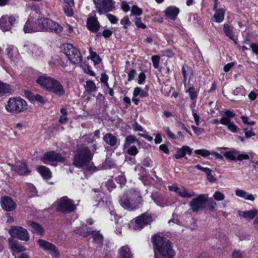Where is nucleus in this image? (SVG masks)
<instances>
[{
	"instance_id": "nucleus-48",
	"label": "nucleus",
	"mask_w": 258,
	"mask_h": 258,
	"mask_svg": "<svg viewBox=\"0 0 258 258\" xmlns=\"http://www.w3.org/2000/svg\"><path fill=\"white\" fill-rule=\"evenodd\" d=\"M232 258H246L244 252L239 250H235L232 254Z\"/></svg>"
},
{
	"instance_id": "nucleus-10",
	"label": "nucleus",
	"mask_w": 258,
	"mask_h": 258,
	"mask_svg": "<svg viewBox=\"0 0 258 258\" xmlns=\"http://www.w3.org/2000/svg\"><path fill=\"white\" fill-rule=\"evenodd\" d=\"M76 209V206L74 202L69 199L67 197H61L59 200L57 207V210L65 214H69L74 212Z\"/></svg>"
},
{
	"instance_id": "nucleus-44",
	"label": "nucleus",
	"mask_w": 258,
	"mask_h": 258,
	"mask_svg": "<svg viewBox=\"0 0 258 258\" xmlns=\"http://www.w3.org/2000/svg\"><path fill=\"white\" fill-rule=\"evenodd\" d=\"M7 54L9 57L13 59L15 58L18 54L17 49L13 46H9L6 49Z\"/></svg>"
},
{
	"instance_id": "nucleus-63",
	"label": "nucleus",
	"mask_w": 258,
	"mask_h": 258,
	"mask_svg": "<svg viewBox=\"0 0 258 258\" xmlns=\"http://www.w3.org/2000/svg\"><path fill=\"white\" fill-rule=\"evenodd\" d=\"M237 155L236 160L242 161L243 160H247L249 158L248 155L243 153L240 154L238 151Z\"/></svg>"
},
{
	"instance_id": "nucleus-17",
	"label": "nucleus",
	"mask_w": 258,
	"mask_h": 258,
	"mask_svg": "<svg viewBox=\"0 0 258 258\" xmlns=\"http://www.w3.org/2000/svg\"><path fill=\"white\" fill-rule=\"evenodd\" d=\"M87 26L93 33L97 32L100 29V24L96 16H90L87 19Z\"/></svg>"
},
{
	"instance_id": "nucleus-50",
	"label": "nucleus",
	"mask_w": 258,
	"mask_h": 258,
	"mask_svg": "<svg viewBox=\"0 0 258 258\" xmlns=\"http://www.w3.org/2000/svg\"><path fill=\"white\" fill-rule=\"evenodd\" d=\"M127 153L129 155L135 156L138 154L139 151L137 147L132 146L127 149Z\"/></svg>"
},
{
	"instance_id": "nucleus-64",
	"label": "nucleus",
	"mask_w": 258,
	"mask_h": 258,
	"mask_svg": "<svg viewBox=\"0 0 258 258\" xmlns=\"http://www.w3.org/2000/svg\"><path fill=\"white\" fill-rule=\"evenodd\" d=\"M137 74V72L135 69H132L128 73L127 80L129 82L133 81L134 79L135 76Z\"/></svg>"
},
{
	"instance_id": "nucleus-4",
	"label": "nucleus",
	"mask_w": 258,
	"mask_h": 258,
	"mask_svg": "<svg viewBox=\"0 0 258 258\" xmlns=\"http://www.w3.org/2000/svg\"><path fill=\"white\" fill-rule=\"evenodd\" d=\"M38 32H49L58 34L63 28L58 23L49 18L40 17L37 20Z\"/></svg>"
},
{
	"instance_id": "nucleus-60",
	"label": "nucleus",
	"mask_w": 258,
	"mask_h": 258,
	"mask_svg": "<svg viewBox=\"0 0 258 258\" xmlns=\"http://www.w3.org/2000/svg\"><path fill=\"white\" fill-rule=\"evenodd\" d=\"M135 23L137 27L138 28L142 29H145L146 28V25L142 23L141 19L140 18H136Z\"/></svg>"
},
{
	"instance_id": "nucleus-47",
	"label": "nucleus",
	"mask_w": 258,
	"mask_h": 258,
	"mask_svg": "<svg viewBox=\"0 0 258 258\" xmlns=\"http://www.w3.org/2000/svg\"><path fill=\"white\" fill-rule=\"evenodd\" d=\"M233 94L234 95L245 96L246 94V90L243 86H240L237 87L235 90L233 91Z\"/></svg>"
},
{
	"instance_id": "nucleus-32",
	"label": "nucleus",
	"mask_w": 258,
	"mask_h": 258,
	"mask_svg": "<svg viewBox=\"0 0 258 258\" xmlns=\"http://www.w3.org/2000/svg\"><path fill=\"white\" fill-rule=\"evenodd\" d=\"M138 143L140 145V143L137 138L134 135L127 136L124 140V143L123 145V150H124L126 148H128L132 144Z\"/></svg>"
},
{
	"instance_id": "nucleus-21",
	"label": "nucleus",
	"mask_w": 258,
	"mask_h": 258,
	"mask_svg": "<svg viewBox=\"0 0 258 258\" xmlns=\"http://www.w3.org/2000/svg\"><path fill=\"white\" fill-rule=\"evenodd\" d=\"M238 214L240 217L249 221L253 219L255 216L256 217L257 215H258V210L254 209L244 211H239L238 212Z\"/></svg>"
},
{
	"instance_id": "nucleus-56",
	"label": "nucleus",
	"mask_w": 258,
	"mask_h": 258,
	"mask_svg": "<svg viewBox=\"0 0 258 258\" xmlns=\"http://www.w3.org/2000/svg\"><path fill=\"white\" fill-rule=\"evenodd\" d=\"M214 199L217 201H221L224 199V195L220 191H217L213 195Z\"/></svg>"
},
{
	"instance_id": "nucleus-45",
	"label": "nucleus",
	"mask_w": 258,
	"mask_h": 258,
	"mask_svg": "<svg viewBox=\"0 0 258 258\" xmlns=\"http://www.w3.org/2000/svg\"><path fill=\"white\" fill-rule=\"evenodd\" d=\"M194 153L201 155L203 157H207L211 155V152L204 149H201L195 150Z\"/></svg>"
},
{
	"instance_id": "nucleus-28",
	"label": "nucleus",
	"mask_w": 258,
	"mask_h": 258,
	"mask_svg": "<svg viewBox=\"0 0 258 258\" xmlns=\"http://www.w3.org/2000/svg\"><path fill=\"white\" fill-rule=\"evenodd\" d=\"M85 88L84 94H88L95 92L97 88L95 83L92 80H87L84 86Z\"/></svg>"
},
{
	"instance_id": "nucleus-8",
	"label": "nucleus",
	"mask_w": 258,
	"mask_h": 258,
	"mask_svg": "<svg viewBox=\"0 0 258 258\" xmlns=\"http://www.w3.org/2000/svg\"><path fill=\"white\" fill-rule=\"evenodd\" d=\"M91 235L93 239V246L96 250L100 251L103 245V236L99 231H92L87 226L82 227V236L86 237Z\"/></svg>"
},
{
	"instance_id": "nucleus-55",
	"label": "nucleus",
	"mask_w": 258,
	"mask_h": 258,
	"mask_svg": "<svg viewBox=\"0 0 258 258\" xmlns=\"http://www.w3.org/2000/svg\"><path fill=\"white\" fill-rule=\"evenodd\" d=\"M83 70L85 73L90 76L95 77L96 76V73L88 66H85L83 68Z\"/></svg>"
},
{
	"instance_id": "nucleus-31",
	"label": "nucleus",
	"mask_w": 258,
	"mask_h": 258,
	"mask_svg": "<svg viewBox=\"0 0 258 258\" xmlns=\"http://www.w3.org/2000/svg\"><path fill=\"white\" fill-rule=\"evenodd\" d=\"M152 199L154 203L159 207L164 208L168 206V203L167 199L162 196H151Z\"/></svg>"
},
{
	"instance_id": "nucleus-27",
	"label": "nucleus",
	"mask_w": 258,
	"mask_h": 258,
	"mask_svg": "<svg viewBox=\"0 0 258 258\" xmlns=\"http://www.w3.org/2000/svg\"><path fill=\"white\" fill-rule=\"evenodd\" d=\"M104 142L111 147L115 146L118 143V140L116 136L111 133L105 134L103 137Z\"/></svg>"
},
{
	"instance_id": "nucleus-7",
	"label": "nucleus",
	"mask_w": 258,
	"mask_h": 258,
	"mask_svg": "<svg viewBox=\"0 0 258 258\" xmlns=\"http://www.w3.org/2000/svg\"><path fill=\"white\" fill-rule=\"evenodd\" d=\"M155 217L156 216L154 215L143 214L135 218L134 220L131 221L127 226L133 230H141L146 225L150 224L155 220Z\"/></svg>"
},
{
	"instance_id": "nucleus-15",
	"label": "nucleus",
	"mask_w": 258,
	"mask_h": 258,
	"mask_svg": "<svg viewBox=\"0 0 258 258\" xmlns=\"http://www.w3.org/2000/svg\"><path fill=\"white\" fill-rule=\"evenodd\" d=\"M41 160L43 163L47 164L54 162H63L65 158L58 153L49 151L45 153L41 157Z\"/></svg>"
},
{
	"instance_id": "nucleus-19",
	"label": "nucleus",
	"mask_w": 258,
	"mask_h": 258,
	"mask_svg": "<svg viewBox=\"0 0 258 258\" xmlns=\"http://www.w3.org/2000/svg\"><path fill=\"white\" fill-rule=\"evenodd\" d=\"M23 30L25 33H32L38 32L37 21L34 22L32 19L29 17L24 26Z\"/></svg>"
},
{
	"instance_id": "nucleus-51",
	"label": "nucleus",
	"mask_w": 258,
	"mask_h": 258,
	"mask_svg": "<svg viewBox=\"0 0 258 258\" xmlns=\"http://www.w3.org/2000/svg\"><path fill=\"white\" fill-rule=\"evenodd\" d=\"M131 13L134 15L140 16L143 13V10L137 6L135 5L131 8Z\"/></svg>"
},
{
	"instance_id": "nucleus-12",
	"label": "nucleus",
	"mask_w": 258,
	"mask_h": 258,
	"mask_svg": "<svg viewBox=\"0 0 258 258\" xmlns=\"http://www.w3.org/2000/svg\"><path fill=\"white\" fill-rule=\"evenodd\" d=\"M40 247L53 258H59L60 253L57 248L53 243L44 239H39L37 241Z\"/></svg>"
},
{
	"instance_id": "nucleus-37",
	"label": "nucleus",
	"mask_w": 258,
	"mask_h": 258,
	"mask_svg": "<svg viewBox=\"0 0 258 258\" xmlns=\"http://www.w3.org/2000/svg\"><path fill=\"white\" fill-rule=\"evenodd\" d=\"M224 14L225 10L224 9L216 10L213 16V20L217 23L222 22L224 19Z\"/></svg>"
},
{
	"instance_id": "nucleus-29",
	"label": "nucleus",
	"mask_w": 258,
	"mask_h": 258,
	"mask_svg": "<svg viewBox=\"0 0 258 258\" xmlns=\"http://www.w3.org/2000/svg\"><path fill=\"white\" fill-rule=\"evenodd\" d=\"M27 223L30 227L32 232L38 235H42L44 233L43 228L38 223L31 221H28Z\"/></svg>"
},
{
	"instance_id": "nucleus-61",
	"label": "nucleus",
	"mask_w": 258,
	"mask_h": 258,
	"mask_svg": "<svg viewBox=\"0 0 258 258\" xmlns=\"http://www.w3.org/2000/svg\"><path fill=\"white\" fill-rule=\"evenodd\" d=\"M164 131L168 136L169 138L172 139H177V137L174 134H173L170 130L169 127H166L164 128Z\"/></svg>"
},
{
	"instance_id": "nucleus-30",
	"label": "nucleus",
	"mask_w": 258,
	"mask_h": 258,
	"mask_svg": "<svg viewBox=\"0 0 258 258\" xmlns=\"http://www.w3.org/2000/svg\"><path fill=\"white\" fill-rule=\"evenodd\" d=\"M118 258H132L130 248L126 245L121 247L118 250Z\"/></svg>"
},
{
	"instance_id": "nucleus-25",
	"label": "nucleus",
	"mask_w": 258,
	"mask_h": 258,
	"mask_svg": "<svg viewBox=\"0 0 258 258\" xmlns=\"http://www.w3.org/2000/svg\"><path fill=\"white\" fill-rule=\"evenodd\" d=\"M235 192L236 196L239 198H243L245 200L253 201L256 197L255 195H253L251 194H249L245 190L242 189H237L235 190Z\"/></svg>"
},
{
	"instance_id": "nucleus-57",
	"label": "nucleus",
	"mask_w": 258,
	"mask_h": 258,
	"mask_svg": "<svg viewBox=\"0 0 258 258\" xmlns=\"http://www.w3.org/2000/svg\"><path fill=\"white\" fill-rule=\"evenodd\" d=\"M242 122L246 125H253L255 124L253 121H249V118L246 115H242L241 116Z\"/></svg>"
},
{
	"instance_id": "nucleus-43",
	"label": "nucleus",
	"mask_w": 258,
	"mask_h": 258,
	"mask_svg": "<svg viewBox=\"0 0 258 258\" xmlns=\"http://www.w3.org/2000/svg\"><path fill=\"white\" fill-rule=\"evenodd\" d=\"M12 88L10 85L0 81V94L11 92Z\"/></svg>"
},
{
	"instance_id": "nucleus-23",
	"label": "nucleus",
	"mask_w": 258,
	"mask_h": 258,
	"mask_svg": "<svg viewBox=\"0 0 258 258\" xmlns=\"http://www.w3.org/2000/svg\"><path fill=\"white\" fill-rule=\"evenodd\" d=\"M11 167V170H14L20 175H24L29 172L25 163H21L16 165L8 164Z\"/></svg>"
},
{
	"instance_id": "nucleus-24",
	"label": "nucleus",
	"mask_w": 258,
	"mask_h": 258,
	"mask_svg": "<svg viewBox=\"0 0 258 258\" xmlns=\"http://www.w3.org/2000/svg\"><path fill=\"white\" fill-rule=\"evenodd\" d=\"M54 79L46 76H40L37 79V82L41 86L48 90Z\"/></svg>"
},
{
	"instance_id": "nucleus-20",
	"label": "nucleus",
	"mask_w": 258,
	"mask_h": 258,
	"mask_svg": "<svg viewBox=\"0 0 258 258\" xmlns=\"http://www.w3.org/2000/svg\"><path fill=\"white\" fill-rule=\"evenodd\" d=\"M7 18L8 23H7L6 26L3 25L4 23L6 22V16H3L0 19V28L4 32L10 30L11 26L15 24L17 20L16 17L14 16H11L7 17Z\"/></svg>"
},
{
	"instance_id": "nucleus-54",
	"label": "nucleus",
	"mask_w": 258,
	"mask_h": 258,
	"mask_svg": "<svg viewBox=\"0 0 258 258\" xmlns=\"http://www.w3.org/2000/svg\"><path fill=\"white\" fill-rule=\"evenodd\" d=\"M188 20L190 22H192L195 23H198L200 20V16L197 14H191L188 18Z\"/></svg>"
},
{
	"instance_id": "nucleus-18",
	"label": "nucleus",
	"mask_w": 258,
	"mask_h": 258,
	"mask_svg": "<svg viewBox=\"0 0 258 258\" xmlns=\"http://www.w3.org/2000/svg\"><path fill=\"white\" fill-rule=\"evenodd\" d=\"M48 91L58 96H62L65 92L62 85L55 79H53Z\"/></svg>"
},
{
	"instance_id": "nucleus-3",
	"label": "nucleus",
	"mask_w": 258,
	"mask_h": 258,
	"mask_svg": "<svg viewBox=\"0 0 258 258\" xmlns=\"http://www.w3.org/2000/svg\"><path fill=\"white\" fill-rule=\"evenodd\" d=\"M143 202L140 192L135 188H131L121 197L119 203L125 209L134 210L138 208Z\"/></svg>"
},
{
	"instance_id": "nucleus-49",
	"label": "nucleus",
	"mask_w": 258,
	"mask_h": 258,
	"mask_svg": "<svg viewBox=\"0 0 258 258\" xmlns=\"http://www.w3.org/2000/svg\"><path fill=\"white\" fill-rule=\"evenodd\" d=\"M160 59V57L159 55H155L152 56L151 60L155 69H158L159 68Z\"/></svg>"
},
{
	"instance_id": "nucleus-14",
	"label": "nucleus",
	"mask_w": 258,
	"mask_h": 258,
	"mask_svg": "<svg viewBox=\"0 0 258 258\" xmlns=\"http://www.w3.org/2000/svg\"><path fill=\"white\" fill-rule=\"evenodd\" d=\"M9 234L12 237L17 238L21 240L28 241L29 234L27 230L22 227H12L9 230Z\"/></svg>"
},
{
	"instance_id": "nucleus-36",
	"label": "nucleus",
	"mask_w": 258,
	"mask_h": 258,
	"mask_svg": "<svg viewBox=\"0 0 258 258\" xmlns=\"http://www.w3.org/2000/svg\"><path fill=\"white\" fill-rule=\"evenodd\" d=\"M37 170L43 178L50 179L51 177V173L47 167L39 166L37 167Z\"/></svg>"
},
{
	"instance_id": "nucleus-33",
	"label": "nucleus",
	"mask_w": 258,
	"mask_h": 258,
	"mask_svg": "<svg viewBox=\"0 0 258 258\" xmlns=\"http://www.w3.org/2000/svg\"><path fill=\"white\" fill-rule=\"evenodd\" d=\"M9 245L13 251L21 252L25 250V248L21 244L17 243L13 239H9Z\"/></svg>"
},
{
	"instance_id": "nucleus-34",
	"label": "nucleus",
	"mask_w": 258,
	"mask_h": 258,
	"mask_svg": "<svg viewBox=\"0 0 258 258\" xmlns=\"http://www.w3.org/2000/svg\"><path fill=\"white\" fill-rule=\"evenodd\" d=\"M90 55L87 56V59H90L93 62L94 66H96L101 62L102 59L96 52L93 51L91 48H89Z\"/></svg>"
},
{
	"instance_id": "nucleus-22",
	"label": "nucleus",
	"mask_w": 258,
	"mask_h": 258,
	"mask_svg": "<svg viewBox=\"0 0 258 258\" xmlns=\"http://www.w3.org/2000/svg\"><path fill=\"white\" fill-rule=\"evenodd\" d=\"M179 13L178 8L175 6H169L164 11L166 17L172 20H175Z\"/></svg>"
},
{
	"instance_id": "nucleus-59",
	"label": "nucleus",
	"mask_w": 258,
	"mask_h": 258,
	"mask_svg": "<svg viewBox=\"0 0 258 258\" xmlns=\"http://www.w3.org/2000/svg\"><path fill=\"white\" fill-rule=\"evenodd\" d=\"M226 126L228 130H229L232 133H235L237 131V126L233 122H231Z\"/></svg>"
},
{
	"instance_id": "nucleus-39",
	"label": "nucleus",
	"mask_w": 258,
	"mask_h": 258,
	"mask_svg": "<svg viewBox=\"0 0 258 258\" xmlns=\"http://www.w3.org/2000/svg\"><path fill=\"white\" fill-rule=\"evenodd\" d=\"M237 153H238L237 150H231V151H229L225 152L223 154V156L226 159H227L229 160L235 161V160H236Z\"/></svg>"
},
{
	"instance_id": "nucleus-9",
	"label": "nucleus",
	"mask_w": 258,
	"mask_h": 258,
	"mask_svg": "<svg viewBox=\"0 0 258 258\" xmlns=\"http://www.w3.org/2000/svg\"><path fill=\"white\" fill-rule=\"evenodd\" d=\"M96 197L97 199L96 202L98 203L97 204H94V206H103L104 205H106L108 207L109 210L110 211L111 220H116L117 218V215L116 214L113 207L112 205V203L110 201V197L105 196V194L101 192H98V194L96 195Z\"/></svg>"
},
{
	"instance_id": "nucleus-46",
	"label": "nucleus",
	"mask_w": 258,
	"mask_h": 258,
	"mask_svg": "<svg viewBox=\"0 0 258 258\" xmlns=\"http://www.w3.org/2000/svg\"><path fill=\"white\" fill-rule=\"evenodd\" d=\"M73 164L77 167H81V151L79 150H77V153L75 155Z\"/></svg>"
},
{
	"instance_id": "nucleus-62",
	"label": "nucleus",
	"mask_w": 258,
	"mask_h": 258,
	"mask_svg": "<svg viewBox=\"0 0 258 258\" xmlns=\"http://www.w3.org/2000/svg\"><path fill=\"white\" fill-rule=\"evenodd\" d=\"M231 122V119L226 117L225 115L222 116L219 120L220 123L224 125H228Z\"/></svg>"
},
{
	"instance_id": "nucleus-41",
	"label": "nucleus",
	"mask_w": 258,
	"mask_h": 258,
	"mask_svg": "<svg viewBox=\"0 0 258 258\" xmlns=\"http://www.w3.org/2000/svg\"><path fill=\"white\" fill-rule=\"evenodd\" d=\"M183 81L185 83L187 79L192 75L191 69L187 66H183L181 70Z\"/></svg>"
},
{
	"instance_id": "nucleus-5",
	"label": "nucleus",
	"mask_w": 258,
	"mask_h": 258,
	"mask_svg": "<svg viewBox=\"0 0 258 258\" xmlns=\"http://www.w3.org/2000/svg\"><path fill=\"white\" fill-rule=\"evenodd\" d=\"M27 103L20 97L10 98L6 105V110L10 113H20L27 110Z\"/></svg>"
},
{
	"instance_id": "nucleus-2",
	"label": "nucleus",
	"mask_w": 258,
	"mask_h": 258,
	"mask_svg": "<svg viewBox=\"0 0 258 258\" xmlns=\"http://www.w3.org/2000/svg\"><path fill=\"white\" fill-rule=\"evenodd\" d=\"M153 242L155 258H173L175 256V252L169 240L160 235H155L153 237Z\"/></svg>"
},
{
	"instance_id": "nucleus-58",
	"label": "nucleus",
	"mask_w": 258,
	"mask_h": 258,
	"mask_svg": "<svg viewBox=\"0 0 258 258\" xmlns=\"http://www.w3.org/2000/svg\"><path fill=\"white\" fill-rule=\"evenodd\" d=\"M120 24L123 26L124 28H127L131 24V22L127 16L124 17L120 21Z\"/></svg>"
},
{
	"instance_id": "nucleus-6",
	"label": "nucleus",
	"mask_w": 258,
	"mask_h": 258,
	"mask_svg": "<svg viewBox=\"0 0 258 258\" xmlns=\"http://www.w3.org/2000/svg\"><path fill=\"white\" fill-rule=\"evenodd\" d=\"M60 49L72 63L77 66H81V53L79 50L70 43L61 44Z\"/></svg>"
},
{
	"instance_id": "nucleus-42",
	"label": "nucleus",
	"mask_w": 258,
	"mask_h": 258,
	"mask_svg": "<svg viewBox=\"0 0 258 258\" xmlns=\"http://www.w3.org/2000/svg\"><path fill=\"white\" fill-rule=\"evenodd\" d=\"M133 95L134 97L140 96L143 98L147 96L148 93L147 90L142 89L140 87H136L134 90Z\"/></svg>"
},
{
	"instance_id": "nucleus-52",
	"label": "nucleus",
	"mask_w": 258,
	"mask_h": 258,
	"mask_svg": "<svg viewBox=\"0 0 258 258\" xmlns=\"http://www.w3.org/2000/svg\"><path fill=\"white\" fill-rule=\"evenodd\" d=\"M28 190L30 192V197H35L37 194V191L36 187L32 184H29L28 185Z\"/></svg>"
},
{
	"instance_id": "nucleus-26",
	"label": "nucleus",
	"mask_w": 258,
	"mask_h": 258,
	"mask_svg": "<svg viewBox=\"0 0 258 258\" xmlns=\"http://www.w3.org/2000/svg\"><path fill=\"white\" fill-rule=\"evenodd\" d=\"M192 153V149L187 146H183L181 148L177 149L174 157L176 159L184 157L187 154L190 155Z\"/></svg>"
},
{
	"instance_id": "nucleus-13",
	"label": "nucleus",
	"mask_w": 258,
	"mask_h": 258,
	"mask_svg": "<svg viewBox=\"0 0 258 258\" xmlns=\"http://www.w3.org/2000/svg\"><path fill=\"white\" fill-rule=\"evenodd\" d=\"M207 195H199L189 203V207L194 212H198L204 208L205 204L207 202Z\"/></svg>"
},
{
	"instance_id": "nucleus-53",
	"label": "nucleus",
	"mask_w": 258,
	"mask_h": 258,
	"mask_svg": "<svg viewBox=\"0 0 258 258\" xmlns=\"http://www.w3.org/2000/svg\"><path fill=\"white\" fill-rule=\"evenodd\" d=\"M73 8L74 7H63L65 14L69 17L72 16L74 14Z\"/></svg>"
},
{
	"instance_id": "nucleus-1",
	"label": "nucleus",
	"mask_w": 258,
	"mask_h": 258,
	"mask_svg": "<svg viewBox=\"0 0 258 258\" xmlns=\"http://www.w3.org/2000/svg\"><path fill=\"white\" fill-rule=\"evenodd\" d=\"M93 156L92 153L88 148H82V171L84 173L85 177L95 172L104 169H111L116 166L114 160L106 158L102 165L100 167H96L94 165L92 159Z\"/></svg>"
},
{
	"instance_id": "nucleus-40",
	"label": "nucleus",
	"mask_w": 258,
	"mask_h": 258,
	"mask_svg": "<svg viewBox=\"0 0 258 258\" xmlns=\"http://www.w3.org/2000/svg\"><path fill=\"white\" fill-rule=\"evenodd\" d=\"M189 94V98L192 101L197 100L198 97V91L194 88V86L188 87L185 91Z\"/></svg>"
},
{
	"instance_id": "nucleus-38",
	"label": "nucleus",
	"mask_w": 258,
	"mask_h": 258,
	"mask_svg": "<svg viewBox=\"0 0 258 258\" xmlns=\"http://www.w3.org/2000/svg\"><path fill=\"white\" fill-rule=\"evenodd\" d=\"M223 32L225 35L230 39H233L234 32L232 26L227 24L223 25Z\"/></svg>"
},
{
	"instance_id": "nucleus-35",
	"label": "nucleus",
	"mask_w": 258,
	"mask_h": 258,
	"mask_svg": "<svg viewBox=\"0 0 258 258\" xmlns=\"http://www.w3.org/2000/svg\"><path fill=\"white\" fill-rule=\"evenodd\" d=\"M178 195L182 198H190L196 195L193 190H188L183 186L180 187V190Z\"/></svg>"
},
{
	"instance_id": "nucleus-11",
	"label": "nucleus",
	"mask_w": 258,
	"mask_h": 258,
	"mask_svg": "<svg viewBox=\"0 0 258 258\" xmlns=\"http://www.w3.org/2000/svg\"><path fill=\"white\" fill-rule=\"evenodd\" d=\"M93 2L100 15L112 11L115 8L113 0H93Z\"/></svg>"
},
{
	"instance_id": "nucleus-16",
	"label": "nucleus",
	"mask_w": 258,
	"mask_h": 258,
	"mask_svg": "<svg viewBox=\"0 0 258 258\" xmlns=\"http://www.w3.org/2000/svg\"><path fill=\"white\" fill-rule=\"evenodd\" d=\"M1 204L2 208L7 211H12L16 207V204L13 199L7 196L2 198Z\"/></svg>"
}]
</instances>
